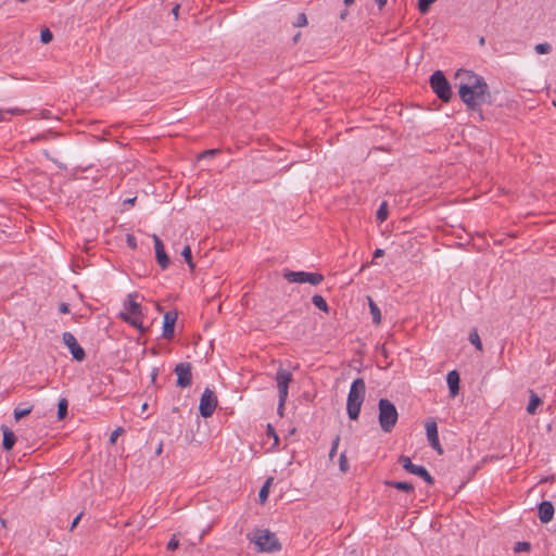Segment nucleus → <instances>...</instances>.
I'll list each match as a JSON object with an SVG mask.
<instances>
[{
  "label": "nucleus",
  "mask_w": 556,
  "mask_h": 556,
  "mask_svg": "<svg viewBox=\"0 0 556 556\" xmlns=\"http://www.w3.org/2000/svg\"><path fill=\"white\" fill-rule=\"evenodd\" d=\"M462 76H466L468 81H462L459 84V98L466 104L467 110L478 113L480 121H482L483 114L481 104L491 103L489 86L483 77L475 74L471 71L458 70L456 73V78H460Z\"/></svg>",
  "instance_id": "1"
},
{
  "label": "nucleus",
  "mask_w": 556,
  "mask_h": 556,
  "mask_svg": "<svg viewBox=\"0 0 556 556\" xmlns=\"http://www.w3.org/2000/svg\"><path fill=\"white\" fill-rule=\"evenodd\" d=\"M366 386L362 378L355 379L350 388L346 402L349 417H358L364 402Z\"/></svg>",
  "instance_id": "2"
},
{
  "label": "nucleus",
  "mask_w": 556,
  "mask_h": 556,
  "mask_svg": "<svg viewBox=\"0 0 556 556\" xmlns=\"http://www.w3.org/2000/svg\"><path fill=\"white\" fill-rule=\"evenodd\" d=\"M250 540L255 543L258 552L271 553L281 548L276 534L269 530H256Z\"/></svg>",
  "instance_id": "3"
},
{
  "label": "nucleus",
  "mask_w": 556,
  "mask_h": 556,
  "mask_svg": "<svg viewBox=\"0 0 556 556\" xmlns=\"http://www.w3.org/2000/svg\"><path fill=\"white\" fill-rule=\"evenodd\" d=\"M430 86L442 102H448L452 98V89L448 80L441 71H435L430 76Z\"/></svg>",
  "instance_id": "4"
},
{
  "label": "nucleus",
  "mask_w": 556,
  "mask_h": 556,
  "mask_svg": "<svg viewBox=\"0 0 556 556\" xmlns=\"http://www.w3.org/2000/svg\"><path fill=\"white\" fill-rule=\"evenodd\" d=\"M292 380V374L283 368H279L276 372V381L278 388L279 403L277 412L280 417L283 415V405L288 396V387Z\"/></svg>",
  "instance_id": "5"
},
{
  "label": "nucleus",
  "mask_w": 556,
  "mask_h": 556,
  "mask_svg": "<svg viewBox=\"0 0 556 556\" xmlns=\"http://www.w3.org/2000/svg\"><path fill=\"white\" fill-rule=\"evenodd\" d=\"M283 278L290 283H309L317 286L324 281V276L319 273L293 271L285 269Z\"/></svg>",
  "instance_id": "6"
},
{
  "label": "nucleus",
  "mask_w": 556,
  "mask_h": 556,
  "mask_svg": "<svg viewBox=\"0 0 556 556\" xmlns=\"http://www.w3.org/2000/svg\"><path fill=\"white\" fill-rule=\"evenodd\" d=\"M189 421V433H187L186 437L191 442L201 443L210 435L207 419H190Z\"/></svg>",
  "instance_id": "7"
},
{
  "label": "nucleus",
  "mask_w": 556,
  "mask_h": 556,
  "mask_svg": "<svg viewBox=\"0 0 556 556\" xmlns=\"http://www.w3.org/2000/svg\"><path fill=\"white\" fill-rule=\"evenodd\" d=\"M218 401L215 392L210 388H205L203 391L200 404L199 412L201 417H211L217 407Z\"/></svg>",
  "instance_id": "8"
},
{
  "label": "nucleus",
  "mask_w": 556,
  "mask_h": 556,
  "mask_svg": "<svg viewBox=\"0 0 556 556\" xmlns=\"http://www.w3.org/2000/svg\"><path fill=\"white\" fill-rule=\"evenodd\" d=\"M399 464L409 473L416 475L424 479L428 484L432 485L434 483L433 477L429 473V471L419 465H415L412 463L408 456L402 455L399 457Z\"/></svg>",
  "instance_id": "9"
},
{
  "label": "nucleus",
  "mask_w": 556,
  "mask_h": 556,
  "mask_svg": "<svg viewBox=\"0 0 556 556\" xmlns=\"http://www.w3.org/2000/svg\"><path fill=\"white\" fill-rule=\"evenodd\" d=\"M191 368V364L188 362L179 363L175 366L174 372L177 376L176 386L178 388L185 389L192 384Z\"/></svg>",
  "instance_id": "10"
},
{
  "label": "nucleus",
  "mask_w": 556,
  "mask_h": 556,
  "mask_svg": "<svg viewBox=\"0 0 556 556\" xmlns=\"http://www.w3.org/2000/svg\"><path fill=\"white\" fill-rule=\"evenodd\" d=\"M64 344L68 348L73 358L83 362L86 357L84 349L78 344L76 338L71 332H64L62 336Z\"/></svg>",
  "instance_id": "11"
},
{
  "label": "nucleus",
  "mask_w": 556,
  "mask_h": 556,
  "mask_svg": "<svg viewBox=\"0 0 556 556\" xmlns=\"http://www.w3.org/2000/svg\"><path fill=\"white\" fill-rule=\"evenodd\" d=\"M427 439L430 446L439 454H443V448L439 440L438 426L434 420L426 424Z\"/></svg>",
  "instance_id": "12"
},
{
  "label": "nucleus",
  "mask_w": 556,
  "mask_h": 556,
  "mask_svg": "<svg viewBox=\"0 0 556 556\" xmlns=\"http://www.w3.org/2000/svg\"><path fill=\"white\" fill-rule=\"evenodd\" d=\"M152 238L154 241L156 262L161 266L162 269H165L169 265V262H170L169 257L165 252L164 244H163L162 240L156 235H153Z\"/></svg>",
  "instance_id": "13"
},
{
  "label": "nucleus",
  "mask_w": 556,
  "mask_h": 556,
  "mask_svg": "<svg viewBox=\"0 0 556 556\" xmlns=\"http://www.w3.org/2000/svg\"><path fill=\"white\" fill-rule=\"evenodd\" d=\"M177 320V313L169 311L164 314L163 319V338L166 340H170L175 333V323Z\"/></svg>",
  "instance_id": "14"
},
{
  "label": "nucleus",
  "mask_w": 556,
  "mask_h": 556,
  "mask_svg": "<svg viewBox=\"0 0 556 556\" xmlns=\"http://www.w3.org/2000/svg\"><path fill=\"white\" fill-rule=\"evenodd\" d=\"M554 506L549 501H543L539 504L538 515L542 523H547L553 519Z\"/></svg>",
  "instance_id": "15"
},
{
  "label": "nucleus",
  "mask_w": 556,
  "mask_h": 556,
  "mask_svg": "<svg viewBox=\"0 0 556 556\" xmlns=\"http://www.w3.org/2000/svg\"><path fill=\"white\" fill-rule=\"evenodd\" d=\"M1 431H2V434H3V438H2V448L4 451H11L17 440V437L16 434L14 433V431L8 427L7 425H2L1 426Z\"/></svg>",
  "instance_id": "16"
},
{
  "label": "nucleus",
  "mask_w": 556,
  "mask_h": 556,
  "mask_svg": "<svg viewBox=\"0 0 556 556\" xmlns=\"http://www.w3.org/2000/svg\"><path fill=\"white\" fill-rule=\"evenodd\" d=\"M379 416L378 417H399L395 405L388 399H380L379 401Z\"/></svg>",
  "instance_id": "17"
},
{
  "label": "nucleus",
  "mask_w": 556,
  "mask_h": 556,
  "mask_svg": "<svg viewBox=\"0 0 556 556\" xmlns=\"http://www.w3.org/2000/svg\"><path fill=\"white\" fill-rule=\"evenodd\" d=\"M138 296L137 293H129L125 307L129 311L132 316H141V305L135 301Z\"/></svg>",
  "instance_id": "18"
},
{
  "label": "nucleus",
  "mask_w": 556,
  "mask_h": 556,
  "mask_svg": "<svg viewBox=\"0 0 556 556\" xmlns=\"http://www.w3.org/2000/svg\"><path fill=\"white\" fill-rule=\"evenodd\" d=\"M447 386L450 389V392L453 396H455L458 393L459 390V375L456 370H452L447 374L446 377Z\"/></svg>",
  "instance_id": "19"
},
{
  "label": "nucleus",
  "mask_w": 556,
  "mask_h": 556,
  "mask_svg": "<svg viewBox=\"0 0 556 556\" xmlns=\"http://www.w3.org/2000/svg\"><path fill=\"white\" fill-rule=\"evenodd\" d=\"M529 394L530 400L527 406V413L529 415H534L538 406L542 404V400L533 390H529Z\"/></svg>",
  "instance_id": "20"
},
{
  "label": "nucleus",
  "mask_w": 556,
  "mask_h": 556,
  "mask_svg": "<svg viewBox=\"0 0 556 556\" xmlns=\"http://www.w3.org/2000/svg\"><path fill=\"white\" fill-rule=\"evenodd\" d=\"M384 484L406 493H413L415 490L412 483L404 481H386Z\"/></svg>",
  "instance_id": "21"
},
{
  "label": "nucleus",
  "mask_w": 556,
  "mask_h": 556,
  "mask_svg": "<svg viewBox=\"0 0 556 556\" xmlns=\"http://www.w3.org/2000/svg\"><path fill=\"white\" fill-rule=\"evenodd\" d=\"M119 318L124 321L128 323L129 325L138 328L141 332H143L146 329L142 326V321L140 320L139 316H129L127 313H121Z\"/></svg>",
  "instance_id": "22"
},
{
  "label": "nucleus",
  "mask_w": 556,
  "mask_h": 556,
  "mask_svg": "<svg viewBox=\"0 0 556 556\" xmlns=\"http://www.w3.org/2000/svg\"><path fill=\"white\" fill-rule=\"evenodd\" d=\"M369 311L372 317V323L379 325L381 323V312L375 301L368 296Z\"/></svg>",
  "instance_id": "23"
},
{
  "label": "nucleus",
  "mask_w": 556,
  "mask_h": 556,
  "mask_svg": "<svg viewBox=\"0 0 556 556\" xmlns=\"http://www.w3.org/2000/svg\"><path fill=\"white\" fill-rule=\"evenodd\" d=\"M273 482V478H268L258 492V500L261 504H264L269 494V486Z\"/></svg>",
  "instance_id": "24"
},
{
  "label": "nucleus",
  "mask_w": 556,
  "mask_h": 556,
  "mask_svg": "<svg viewBox=\"0 0 556 556\" xmlns=\"http://www.w3.org/2000/svg\"><path fill=\"white\" fill-rule=\"evenodd\" d=\"M312 303L317 307L319 308L320 311L325 312V313H328L329 312V306L326 302V300L319 295V294H315L312 296Z\"/></svg>",
  "instance_id": "25"
},
{
  "label": "nucleus",
  "mask_w": 556,
  "mask_h": 556,
  "mask_svg": "<svg viewBox=\"0 0 556 556\" xmlns=\"http://www.w3.org/2000/svg\"><path fill=\"white\" fill-rule=\"evenodd\" d=\"M468 340L469 342L475 345V348L478 350V351H482L483 350V346H482V342L480 340V337H479V333L477 331V329H472L469 333V337H468Z\"/></svg>",
  "instance_id": "26"
},
{
  "label": "nucleus",
  "mask_w": 556,
  "mask_h": 556,
  "mask_svg": "<svg viewBox=\"0 0 556 556\" xmlns=\"http://www.w3.org/2000/svg\"><path fill=\"white\" fill-rule=\"evenodd\" d=\"M68 402L66 399H61L58 403L56 417H67Z\"/></svg>",
  "instance_id": "27"
},
{
  "label": "nucleus",
  "mask_w": 556,
  "mask_h": 556,
  "mask_svg": "<svg viewBox=\"0 0 556 556\" xmlns=\"http://www.w3.org/2000/svg\"><path fill=\"white\" fill-rule=\"evenodd\" d=\"M397 419H379L380 426L384 432H390L394 428Z\"/></svg>",
  "instance_id": "28"
},
{
  "label": "nucleus",
  "mask_w": 556,
  "mask_h": 556,
  "mask_svg": "<svg viewBox=\"0 0 556 556\" xmlns=\"http://www.w3.org/2000/svg\"><path fill=\"white\" fill-rule=\"evenodd\" d=\"M181 255L182 257L185 258L186 263L188 264V266L193 269L194 268V264L192 262V254H191V249L189 245H186L181 252Z\"/></svg>",
  "instance_id": "29"
},
{
  "label": "nucleus",
  "mask_w": 556,
  "mask_h": 556,
  "mask_svg": "<svg viewBox=\"0 0 556 556\" xmlns=\"http://www.w3.org/2000/svg\"><path fill=\"white\" fill-rule=\"evenodd\" d=\"M339 468H340V470L343 473H346L349 471V469H350V465H349L345 452L340 454V457H339Z\"/></svg>",
  "instance_id": "30"
},
{
  "label": "nucleus",
  "mask_w": 556,
  "mask_h": 556,
  "mask_svg": "<svg viewBox=\"0 0 556 556\" xmlns=\"http://www.w3.org/2000/svg\"><path fill=\"white\" fill-rule=\"evenodd\" d=\"M266 432L268 437H271L274 439L273 447L277 446L279 443V437L276 432L275 427L271 424H268L266 427Z\"/></svg>",
  "instance_id": "31"
},
{
  "label": "nucleus",
  "mask_w": 556,
  "mask_h": 556,
  "mask_svg": "<svg viewBox=\"0 0 556 556\" xmlns=\"http://www.w3.org/2000/svg\"><path fill=\"white\" fill-rule=\"evenodd\" d=\"M534 50L539 54H547L552 51V46L548 42L538 43Z\"/></svg>",
  "instance_id": "32"
},
{
  "label": "nucleus",
  "mask_w": 556,
  "mask_h": 556,
  "mask_svg": "<svg viewBox=\"0 0 556 556\" xmlns=\"http://www.w3.org/2000/svg\"><path fill=\"white\" fill-rule=\"evenodd\" d=\"M53 39V35L49 28H45L40 31V41L45 45L51 42Z\"/></svg>",
  "instance_id": "33"
},
{
  "label": "nucleus",
  "mask_w": 556,
  "mask_h": 556,
  "mask_svg": "<svg viewBox=\"0 0 556 556\" xmlns=\"http://www.w3.org/2000/svg\"><path fill=\"white\" fill-rule=\"evenodd\" d=\"M387 217H388L387 203L382 202V204L380 205V207L377 211V219H379L380 222H383L387 219Z\"/></svg>",
  "instance_id": "34"
},
{
  "label": "nucleus",
  "mask_w": 556,
  "mask_h": 556,
  "mask_svg": "<svg viewBox=\"0 0 556 556\" xmlns=\"http://www.w3.org/2000/svg\"><path fill=\"white\" fill-rule=\"evenodd\" d=\"M31 412V407L29 406H24V407H16L14 409V417H26L27 415H29Z\"/></svg>",
  "instance_id": "35"
},
{
  "label": "nucleus",
  "mask_w": 556,
  "mask_h": 556,
  "mask_svg": "<svg viewBox=\"0 0 556 556\" xmlns=\"http://www.w3.org/2000/svg\"><path fill=\"white\" fill-rule=\"evenodd\" d=\"M339 443H340V435L337 434L334 437V439L332 440L331 442V448H330V452H329V459L332 460L336 453H337V450H338V446H339Z\"/></svg>",
  "instance_id": "36"
},
{
  "label": "nucleus",
  "mask_w": 556,
  "mask_h": 556,
  "mask_svg": "<svg viewBox=\"0 0 556 556\" xmlns=\"http://www.w3.org/2000/svg\"><path fill=\"white\" fill-rule=\"evenodd\" d=\"M530 549L531 544L529 542H517L514 547L515 553L529 552Z\"/></svg>",
  "instance_id": "37"
},
{
  "label": "nucleus",
  "mask_w": 556,
  "mask_h": 556,
  "mask_svg": "<svg viewBox=\"0 0 556 556\" xmlns=\"http://www.w3.org/2000/svg\"><path fill=\"white\" fill-rule=\"evenodd\" d=\"M306 24H307V18H306L305 13H300L296 16V21L293 23V26H295V27H303Z\"/></svg>",
  "instance_id": "38"
},
{
  "label": "nucleus",
  "mask_w": 556,
  "mask_h": 556,
  "mask_svg": "<svg viewBox=\"0 0 556 556\" xmlns=\"http://www.w3.org/2000/svg\"><path fill=\"white\" fill-rule=\"evenodd\" d=\"M126 243L131 250L137 249V239L134 235H131V233L126 235Z\"/></svg>",
  "instance_id": "39"
},
{
  "label": "nucleus",
  "mask_w": 556,
  "mask_h": 556,
  "mask_svg": "<svg viewBox=\"0 0 556 556\" xmlns=\"http://www.w3.org/2000/svg\"><path fill=\"white\" fill-rule=\"evenodd\" d=\"M124 433V428L122 427H117L112 433H111V437H110V443L111 444H114L117 440V438Z\"/></svg>",
  "instance_id": "40"
},
{
  "label": "nucleus",
  "mask_w": 556,
  "mask_h": 556,
  "mask_svg": "<svg viewBox=\"0 0 556 556\" xmlns=\"http://www.w3.org/2000/svg\"><path fill=\"white\" fill-rule=\"evenodd\" d=\"M5 114L11 115H24L27 113V110L20 109V108H12V109H5Z\"/></svg>",
  "instance_id": "41"
},
{
  "label": "nucleus",
  "mask_w": 556,
  "mask_h": 556,
  "mask_svg": "<svg viewBox=\"0 0 556 556\" xmlns=\"http://www.w3.org/2000/svg\"><path fill=\"white\" fill-rule=\"evenodd\" d=\"M178 546H179V541L176 539V535L174 534L167 543V549L175 551L178 548Z\"/></svg>",
  "instance_id": "42"
},
{
  "label": "nucleus",
  "mask_w": 556,
  "mask_h": 556,
  "mask_svg": "<svg viewBox=\"0 0 556 556\" xmlns=\"http://www.w3.org/2000/svg\"><path fill=\"white\" fill-rule=\"evenodd\" d=\"M83 516H84V511H80V513H79V514L74 518V520L72 521V525H71V527H70V531H73V530L77 527V525H78V522L80 521V519H81V517H83Z\"/></svg>",
  "instance_id": "43"
},
{
  "label": "nucleus",
  "mask_w": 556,
  "mask_h": 556,
  "mask_svg": "<svg viewBox=\"0 0 556 556\" xmlns=\"http://www.w3.org/2000/svg\"><path fill=\"white\" fill-rule=\"evenodd\" d=\"M59 311H60L62 314H67V313H70V305H68L67 303L62 302V303L59 305Z\"/></svg>",
  "instance_id": "44"
},
{
  "label": "nucleus",
  "mask_w": 556,
  "mask_h": 556,
  "mask_svg": "<svg viewBox=\"0 0 556 556\" xmlns=\"http://www.w3.org/2000/svg\"><path fill=\"white\" fill-rule=\"evenodd\" d=\"M383 254H384V251L382 249H377L374 252V258L381 257V256H383Z\"/></svg>",
  "instance_id": "45"
},
{
  "label": "nucleus",
  "mask_w": 556,
  "mask_h": 556,
  "mask_svg": "<svg viewBox=\"0 0 556 556\" xmlns=\"http://www.w3.org/2000/svg\"><path fill=\"white\" fill-rule=\"evenodd\" d=\"M159 375V368H153L151 371V380L154 382L156 380V377Z\"/></svg>",
  "instance_id": "46"
},
{
  "label": "nucleus",
  "mask_w": 556,
  "mask_h": 556,
  "mask_svg": "<svg viewBox=\"0 0 556 556\" xmlns=\"http://www.w3.org/2000/svg\"><path fill=\"white\" fill-rule=\"evenodd\" d=\"M179 9H180V5H179V4H176V5L172 9V13H173V15H174L176 18L178 17Z\"/></svg>",
  "instance_id": "47"
},
{
  "label": "nucleus",
  "mask_w": 556,
  "mask_h": 556,
  "mask_svg": "<svg viewBox=\"0 0 556 556\" xmlns=\"http://www.w3.org/2000/svg\"><path fill=\"white\" fill-rule=\"evenodd\" d=\"M47 137H48V135L42 134V135H39V136L33 138L31 141L33 142L40 141V140L47 139Z\"/></svg>",
  "instance_id": "48"
},
{
  "label": "nucleus",
  "mask_w": 556,
  "mask_h": 556,
  "mask_svg": "<svg viewBox=\"0 0 556 556\" xmlns=\"http://www.w3.org/2000/svg\"><path fill=\"white\" fill-rule=\"evenodd\" d=\"M376 3L379 8V10H382L384 5L387 4V0H376Z\"/></svg>",
  "instance_id": "49"
},
{
  "label": "nucleus",
  "mask_w": 556,
  "mask_h": 556,
  "mask_svg": "<svg viewBox=\"0 0 556 556\" xmlns=\"http://www.w3.org/2000/svg\"><path fill=\"white\" fill-rule=\"evenodd\" d=\"M5 119V111L4 109H0V122H4Z\"/></svg>",
  "instance_id": "50"
},
{
  "label": "nucleus",
  "mask_w": 556,
  "mask_h": 556,
  "mask_svg": "<svg viewBox=\"0 0 556 556\" xmlns=\"http://www.w3.org/2000/svg\"><path fill=\"white\" fill-rule=\"evenodd\" d=\"M162 451H163V444H162V442H161V443L159 444V446H157L156 451H155V454H156V455H160V454L162 453Z\"/></svg>",
  "instance_id": "51"
},
{
  "label": "nucleus",
  "mask_w": 556,
  "mask_h": 556,
  "mask_svg": "<svg viewBox=\"0 0 556 556\" xmlns=\"http://www.w3.org/2000/svg\"><path fill=\"white\" fill-rule=\"evenodd\" d=\"M135 201H136V198H131V199L125 200V203L132 205L135 203Z\"/></svg>",
  "instance_id": "52"
},
{
  "label": "nucleus",
  "mask_w": 556,
  "mask_h": 556,
  "mask_svg": "<svg viewBox=\"0 0 556 556\" xmlns=\"http://www.w3.org/2000/svg\"><path fill=\"white\" fill-rule=\"evenodd\" d=\"M354 1H355V0H343L344 4H345L346 7H350L351 4H353V3H354Z\"/></svg>",
  "instance_id": "53"
},
{
  "label": "nucleus",
  "mask_w": 556,
  "mask_h": 556,
  "mask_svg": "<svg viewBox=\"0 0 556 556\" xmlns=\"http://www.w3.org/2000/svg\"><path fill=\"white\" fill-rule=\"evenodd\" d=\"M43 154H45V156H46L47 159H49V160H52V161H53V159L50 156V153H49V151H48V150H43Z\"/></svg>",
  "instance_id": "54"
},
{
  "label": "nucleus",
  "mask_w": 556,
  "mask_h": 556,
  "mask_svg": "<svg viewBox=\"0 0 556 556\" xmlns=\"http://www.w3.org/2000/svg\"><path fill=\"white\" fill-rule=\"evenodd\" d=\"M294 432H295V427L290 428L288 431V437L294 434Z\"/></svg>",
  "instance_id": "55"
},
{
  "label": "nucleus",
  "mask_w": 556,
  "mask_h": 556,
  "mask_svg": "<svg viewBox=\"0 0 556 556\" xmlns=\"http://www.w3.org/2000/svg\"><path fill=\"white\" fill-rule=\"evenodd\" d=\"M479 45H480V46H484V45H485V39H484V37H480V39H479Z\"/></svg>",
  "instance_id": "56"
},
{
  "label": "nucleus",
  "mask_w": 556,
  "mask_h": 556,
  "mask_svg": "<svg viewBox=\"0 0 556 556\" xmlns=\"http://www.w3.org/2000/svg\"><path fill=\"white\" fill-rule=\"evenodd\" d=\"M217 152V150H208L205 152V154L213 155Z\"/></svg>",
  "instance_id": "57"
},
{
  "label": "nucleus",
  "mask_w": 556,
  "mask_h": 556,
  "mask_svg": "<svg viewBox=\"0 0 556 556\" xmlns=\"http://www.w3.org/2000/svg\"><path fill=\"white\" fill-rule=\"evenodd\" d=\"M301 37V34L298 33L294 37H293V41L296 42Z\"/></svg>",
  "instance_id": "58"
},
{
  "label": "nucleus",
  "mask_w": 556,
  "mask_h": 556,
  "mask_svg": "<svg viewBox=\"0 0 556 556\" xmlns=\"http://www.w3.org/2000/svg\"><path fill=\"white\" fill-rule=\"evenodd\" d=\"M546 428L547 430H551V424H547Z\"/></svg>",
  "instance_id": "59"
}]
</instances>
